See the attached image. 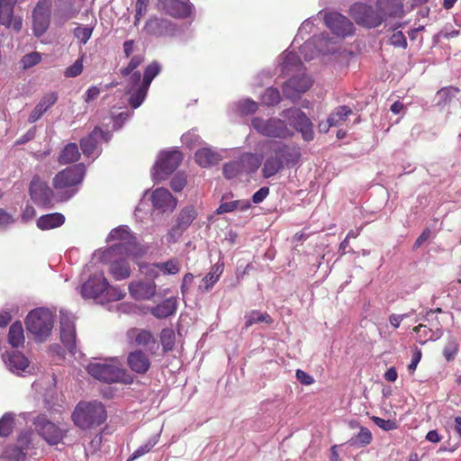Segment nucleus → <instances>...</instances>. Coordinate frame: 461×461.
I'll list each match as a JSON object with an SVG mask.
<instances>
[{"label": "nucleus", "instance_id": "a19ab883", "mask_svg": "<svg viewBox=\"0 0 461 461\" xmlns=\"http://www.w3.org/2000/svg\"><path fill=\"white\" fill-rule=\"evenodd\" d=\"M196 216L197 212L194 206L190 205L185 207L180 212L177 219L178 228L183 231L192 223V221L195 219Z\"/></svg>", "mask_w": 461, "mask_h": 461}, {"label": "nucleus", "instance_id": "58836bf2", "mask_svg": "<svg viewBox=\"0 0 461 461\" xmlns=\"http://www.w3.org/2000/svg\"><path fill=\"white\" fill-rule=\"evenodd\" d=\"M79 157L80 153L77 145L76 143H68L62 149L59 157V162L63 165L69 164L78 160Z\"/></svg>", "mask_w": 461, "mask_h": 461}, {"label": "nucleus", "instance_id": "6e6552de", "mask_svg": "<svg viewBox=\"0 0 461 461\" xmlns=\"http://www.w3.org/2000/svg\"><path fill=\"white\" fill-rule=\"evenodd\" d=\"M53 323L54 315L46 308L31 311L25 320L28 331L39 341L45 340L50 335Z\"/></svg>", "mask_w": 461, "mask_h": 461}, {"label": "nucleus", "instance_id": "a18cd8bd", "mask_svg": "<svg viewBox=\"0 0 461 461\" xmlns=\"http://www.w3.org/2000/svg\"><path fill=\"white\" fill-rule=\"evenodd\" d=\"M159 435L150 437L143 445L140 446L131 456L128 461L134 460L149 453L158 441Z\"/></svg>", "mask_w": 461, "mask_h": 461}, {"label": "nucleus", "instance_id": "79ce46f5", "mask_svg": "<svg viewBox=\"0 0 461 461\" xmlns=\"http://www.w3.org/2000/svg\"><path fill=\"white\" fill-rule=\"evenodd\" d=\"M245 326L250 327L253 324L258 322H264L267 324H271L273 322V319L267 312H260L258 311H251L245 316Z\"/></svg>", "mask_w": 461, "mask_h": 461}, {"label": "nucleus", "instance_id": "e433bc0d", "mask_svg": "<svg viewBox=\"0 0 461 461\" xmlns=\"http://www.w3.org/2000/svg\"><path fill=\"white\" fill-rule=\"evenodd\" d=\"M244 174L255 172L261 165V158L251 153L244 154L239 159Z\"/></svg>", "mask_w": 461, "mask_h": 461}, {"label": "nucleus", "instance_id": "774afa93", "mask_svg": "<svg viewBox=\"0 0 461 461\" xmlns=\"http://www.w3.org/2000/svg\"><path fill=\"white\" fill-rule=\"evenodd\" d=\"M143 61V58L141 56H134L131 58V61L129 62L128 66L122 70V74L123 76L130 77L134 73V69L138 68L141 62Z\"/></svg>", "mask_w": 461, "mask_h": 461}, {"label": "nucleus", "instance_id": "c85d7f7f", "mask_svg": "<svg viewBox=\"0 0 461 461\" xmlns=\"http://www.w3.org/2000/svg\"><path fill=\"white\" fill-rule=\"evenodd\" d=\"M177 300L176 297H170L164 300L162 303L150 308V313L157 319L167 318L176 312Z\"/></svg>", "mask_w": 461, "mask_h": 461}, {"label": "nucleus", "instance_id": "dca6fc26", "mask_svg": "<svg viewBox=\"0 0 461 461\" xmlns=\"http://www.w3.org/2000/svg\"><path fill=\"white\" fill-rule=\"evenodd\" d=\"M111 139L110 131H104L100 128H95L88 137L81 140V149L86 158L95 159L100 155L98 142L100 140L108 141Z\"/></svg>", "mask_w": 461, "mask_h": 461}, {"label": "nucleus", "instance_id": "39448f33", "mask_svg": "<svg viewBox=\"0 0 461 461\" xmlns=\"http://www.w3.org/2000/svg\"><path fill=\"white\" fill-rule=\"evenodd\" d=\"M86 369L94 378L105 383L131 384L132 381L131 375L122 367L117 359L90 363Z\"/></svg>", "mask_w": 461, "mask_h": 461}, {"label": "nucleus", "instance_id": "2eb2a0df", "mask_svg": "<svg viewBox=\"0 0 461 461\" xmlns=\"http://www.w3.org/2000/svg\"><path fill=\"white\" fill-rule=\"evenodd\" d=\"M60 339L68 351L72 354H75V318L71 313L65 311H60Z\"/></svg>", "mask_w": 461, "mask_h": 461}, {"label": "nucleus", "instance_id": "680f3d73", "mask_svg": "<svg viewBox=\"0 0 461 461\" xmlns=\"http://www.w3.org/2000/svg\"><path fill=\"white\" fill-rule=\"evenodd\" d=\"M41 59V55L39 52L32 51L24 55L21 60L23 68H30L37 65Z\"/></svg>", "mask_w": 461, "mask_h": 461}, {"label": "nucleus", "instance_id": "9d476101", "mask_svg": "<svg viewBox=\"0 0 461 461\" xmlns=\"http://www.w3.org/2000/svg\"><path fill=\"white\" fill-rule=\"evenodd\" d=\"M182 159L183 155L177 149L162 151L155 164L153 178L156 181L162 180L164 175H169L177 168Z\"/></svg>", "mask_w": 461, "mask_h": 461}, {"label": "nucleus", "instance_id": "c756f323", "mask_svg": "<svg viewBox=\"0 0 461 461\" xmlns=\"http://www.w3.org/2000/svg\"><path fill=\"white\" fill-rule=\"evenodd\" d=\"M221 156L213 151L210 147H203L194 154V159L198 165L203 167H211L221 160Z\"/></svg>", "mask_w": 461, "mask_h": 461}, {"label": "nucleus", "instance_id": "473e14b6", "mask_svg": "<svg viewBox=\"0 0 461 461\" xmlns=\"http://www.w3.org/2000/svg\"><path fill=\"white\" fill-rule=\"evenodd\" d=\"M251 203L249 200H236L231 202L221 203L216 210L217 214L231 212L236 210L244 212L250 208Z\"/></svg>", "mask_w": 461, "mask_h": 461}, {"label": "nucleus", "instance_id": "338daca9", "mask_svg": "<svg viewBox=\"0 0 461 461\" xmlns=\"http://www.w3.org/2000/svg\"><path fill=\"white\" fill-rule=\"evenodd\" d=\"M372 420L376 426L385 431L393 430L397 428L396 422L392 420H384L376 416L372 417Z\"/></svg>", "mask_w": 461, "mask_h": 461}, {"label": "nucleus", "instance_id": "2f4dec72", "mask_svg": "<svg viewBox=\"0 0 461 461\" xmlns=\"http://www.w3.org/2000/svg\"><path fill=\"white\" fill-rule=\"evenodd\" d=\"M223 272L222 265H215L212 270L203 278L199 290L202 292H208L219 280V277Z\"/></svg>", "mask_w": 461, "mask_h": 461}, {"label": "nucleus", "instance_id": "8fccbe9b", "mask_svg": "<svg viewBox=\"0 0 461 461\" xmlns=\"http://www.w3.org/2000/svg\"><path fill=\"white\" fill-rule=\"evenodd\" d=\"M3 456L14 461H24L26 454L20 446H13L5 450Z\"/></svg>", "mask_w": 461, "mask_h": 461}, {"label": "nucleus", "instance_id": "20e7f679", "mask_svg": "<svg viewBox=\"0 0 461 461\" xmlns=\"http://www.w3.org/2000/svg\"><path fill=\"white\" fill-rule=\"evenodd\" d=\"M160 66L157 62L149 65L144 72L143 79L139 71H135L129 78L126 86L127 94L131 95L129 103L134 109L140 107L146 98L149 87L154 77L159 73Z\"/></svg>", "mask_w": 461, "mask_h": 461}, {"label": "nucleus", "instance_id": "c9c22d12", "mask_svg": "<svg viewBox=\"0 0 461 461\" xmlns=\"http://www.w3.org/2000/svg\"><path fill=\"white\" fill-rule=\"evenodd\" d=\"M413 331L418 334V341L421 344L428 340H436L442 335L440 329L437 328L436 330H433L424 324H420L419 326L415 327Z\"/></svg>", "mask_w": 461, "mask_h": 461}, {"label": "nucleus", "instance_id": "864d4df0", "mask_svg": "<svg viewBox=\"0 0 461 461\" xmlns=\"http://www.w3.org/2000/svg\"><path fill=\"white\" fill-rule=\"evenodd\" d=\"M181 140L183 144L189 149H193L203 144V140L194 130L183 134Z\"/></svg>", "mask_w": 461, "mask_h": 461}, {"label": "nucleus", "instance_id": "0eeeda50", "mask_svg": "<svg viewBox=\"0 0 461 461\" xmlns=\"http://www.w3.org/2000/svg\"><path fill=\"white\" fill-rule=\"evenodd\" d=\"M85 173L86 167L83 164L68 167L55 176L53 186L68 200L77 193V189L75 187L81 184Z\"/></svg>", "mask_w": 461, "mask_h": 461}, {"label": "nucleus", "instance_id": "aec40b11", "mask_svg": "<svg viewBox=\"0 0 461 461\" xmlns=\"http://www.w3.org/2000/svg\"><path fill=\"white\" fill-rule=\"evenodd\" d=\"M327 44L328 40L324 35L313 36L300 46V53L305 60H312L319 53H325L330 50Z\"/></svg>", "mask_w": 461, "mask_h": 461}, {"label": "nucleus", "instance_id": "7ed1b4c3", "mask_svg": "<svg viewBox=\"0 0 461 461\" xmlns=\"http://www.w3.org/2000/svg\"><path fill=\"white\" fill-rule=\"evenodd\" d=\"M80 294L83 298L93 299L100 304L119 301L125 296V293L119 287L109 285L103 272L91 276L82 285Z\"/></svg>", "mask_w": 461, "mask_h": 461}, {"label": "nucleus", "instance_id": "a878e982", "mask_svg": "<svg viewBox=\"0 0 461 461\" xmlns=\"http://www.w3.org/2000/svg\"><path fill=\"white\" fill-rule=\"evenodd\" d=\"M152 205L162 212L173 211L176 206V200L170 192L163 187L155 189L150 195Z\"/></svg>", "mask_w": 461, "mask_h": 461}, {"label": "nucleus", "instance_id": "f03ea898", "mask_svg": "<svg viewBox=\"0 0 461 461\" xmlns=\"http://www.w3.org/2000/svg\"><path fill=\"white\" fill-rule=\"evenodd\" d=\"M402 0H377L375 7L364 3H355L349 14L355 22L367 28L379 26L387 15H399L402 13Z\"/></svg>", "mask_w": 461, "mask_h": 461}, {"label": "nucleus", "instance_id": "5fc2aeb1", "mask_svg": "<svg viewBox=\"0 0 461 461\" xmlns=\"http://www.w3.org/2000/svg\"><path fill=\"white\" fill-rule=\"evenodd\" d=\"M313 25V21L311 19H307L302 23L298 30V33L294 40L293 47L295 46V44H299L300 41L304 39V36L310 34L312 32Z\"/></svg>", "mask_w": 461, "mask_h": 461}, {"label": "nucleus", "instance_id": "a211bd4d", "mask_svg": "<svg viewBox=\"0 0 461 461\" xmlns=\"http://www.w3.org/2000/svg\"><path fill=\"white\" fill-rule=\"evenodd\" d=\"M325 24L330 31L340 37L351 35L354 32L353 23L344 15L337 12L326 13Z\"/></svg>", "mask_w": 461, "mask_h": 461}, {"label": "nucleus", "instance_id": "c03bdc74", "mask_svg": "<svg viewBox=\"0 0 461 461\" xmlns=\"http://www.w3.org/2000/svg\"><path fill=\"white\" fill-rule=\"evenodd\" d=\"M352 113V110L348 106H340L337 108L330 115V124L336 126L341 125L348 118L349 114Z\"/></svg>", "mask_w": 461, "mask_h": 461}, {"label": "nucleus", "instance_id": "e2e57ef3", "mask_svg": "<svg viewBox=\"0 0 461 461\" xmlns=\"http://www.w3.org/2000/svg\"><path fill=\"white\" fill-rule=\"evenodd\" d=\"M160 273L167 275H175L179 271V264L175 259H170L167 262L159 263Z\"/></svg>", "mask_w": 461, "mask_h": 461}, {"label": "nucleus", "instance_id": "4c0bfd02", "mask_svg": "<svg viewBox=\"0 0 461 461\" xmlns=\"http://www.w3.org/2000/svg\"><path fill=\"white\" fill-rule=\"evenodd\" d=\"M302 68V62L296 53L291 50H287L284 54L282 71L284 73H289L290 71L298 70Z\"/></svg>", "mask_w": 461, "mask_h": 461}, {"label": "nucleus", "instance_id": "0e129e2a", "mask_svg": "<svg viewBox=\"0 0 461 461\" xmlns=\"http://www.w3.org/2000/svg\"><path fill=\"white\" fill-rule=\"evenodd\" d=\"M457 350H458L457 342L454 339H451L446 344L444 350H443V354H444L446 359L447 361H450L455 357L456 354L457 353Z\"/></svg>", "mask_w": 461, "mask_h": 461}, {"label": "nucleus", "instance_id": "bf43d9fd", "mask_svg": "<svg viewBox=\"0 0 461 461\" xmlns=\"http://www.w3.org/2000/svg\"><path fill=\"white\" fill-rule=\"evenodd\" d=\"M237 106L242 114L253 113L258 110V104L251 99L240 100Z\"/></svg>", "mask_w": 461, "mask_h": 461}, {"label": "nucleus", "instance_id": "9b49d317", "mask_svg": "<svg viewBox=\"0 0 461 461\" xmlns=\"http://www.w3.org/2000/svg\"><path fill=\"white\" fill-rule=\"evenodd\" d=\"M282 117L289 122V124L297 131L302 133L304 140H312L314 133L312 123L307 115L300 109L290 108L281 113Z\"/></svg>", "mask_w": 461, "mask_h": 461}, {"label": "nucleus", "instance_id": "b1692460", "mask_svg": "<svg viewBox=\"0 0 461 461\" xmlns=\"http://www.w3.org/2000/svg\"><path fill=\"white\" fill-rule=\"evenodd\" d=\"M32 199L38 204L46 205L51 203L53 192L47 183L35 176L30 185Z\"/></svg>", "mask_w": 461, "mask_h": 461}, {"label": "nucleus", "instance_id": "37998d69", "mask_svg": "<svg viewBox=\"0 0 461 461\" xmlns=\"http://www.w3.org/2000/svg\"><path fill=\"white\" fill-rule=\"evenodd\" d=\"M15 426V415L13 412L5 413L0 419V437H8Z\"/></svg>", "mask_w": 461, "mask_h": 461}, {"label": "nucleus", "instance_id": "423d86ee", "mask_svg": "<svg viewBox=\"0 0 461 461\" xmlns=\"http://www.w3.org/2000/svg\"><path fill=\"white\" fill-rule=\"evenodd\" d=\"M72 419L77 427L86 429L102 424L106 419V411L99 402H83L75 408Z\"/></svg>", "mask_w": 461, "mask_h": 461}, {"label": "nucleus", "instance_id": "f704fd0d", "mask_svg": "<svg viewBox=\"0 0 461 461\" xmlns=\"http://www.w3.org/2000/svg\"><path fill=\"white\" fill-rule=\"evenodd\" d=\"M283 167L284 165L282 164L281 158H277L272 153L264 163L262 169L263 176L269 178L277 174Z\"/></svg>", "mask_w": 461, "mask_h": 461}, {"label": "nucleus", "instance_id": "6e6d98bb", "mask_svg": "<svg viewBox=\"0 0 461 461\" xmlns=\"http://www.w3.org/2000/svg\"><path fill=\"white\" fill-rule=\"evenodd\" d=\"M140 271L142 275L151 279L158 277L160 274V267L159 263L156 264H148L143 263L140 264Z\"/></svg>", "mask_w": 461, "mask_h": 461}, {"label": "nucleus", "instance_id": "1a4fd4ad", "mask_svg": "<svg viewBox=\"0 0 461 461\" xmlns=\"http://www.w3.org/2000/svg\"><path fill=\"white\" fill-rule=\"evenodd\" d=\"M251 127L262 136L268 138L287 139L294 135L293 129L287 126L286 122L276 117H254L251 120Z\"/></svg>", "mask_w": 461, "mask_h": 461}, {"label": "nucleus", "instance_id": "6ab92c4d", "mask_svg": "<svg viewBox=\"0 0 461 461\" xmlns=\"http://www.w3.org/2000/svg\"><path fill=\"white\" fill-rule=\"evenodd\" d=\"M78 12L76 0H54L53 20L59 24L76 17Z\"/></svg>", "mask_w": 461, "mask_h": 461}, {"label": "nucleus", "instance_id": "f257e3e1", "mask_svg": "<svg viewBox=\"0 0 461 461\" xmlns=\"http://www.w3.org/2000/svg\"><path fill=\"white\" fill-rule=\"evenodd\" d=\"M107 241L113 243L111 247L97 251L95 256L110 265L109 272L115 280H124L131 276V262H137L147 249L137 242L127 226L113 229Z\"/></svg>", "mask_w": 461, "mask_h": 461}, {"label": "nucleus", "instance_id": "de8ad7c7", "mask_svg": "<svg viewBox=\"0 0 461 461\" xmlns=\"http://www.w3.org/2000/svg\"><path fill=\"white\" fill-rule=\"evenodd\" d=\"M281 100L280 93L276 88L268 87L261 95V101L264 104L271 106L277 104Z\"/></svg>", "mask_w": 461, "mask_h": 461}, {"label": "nucleus", "instance_id": "4be33fe9", "mask_svg": "<svg viewBox=\"0 0 461 461\" xmlns=\"http://www.w3.org/2000/svg\"><path fill=\"white\" fill-rule=\"evenodd\" d=\"M130 295L136 301L150 300L156 294L157 285L154 281H132L129 284Z\"/></svg>", "mask_w": 461, "mask_h": 461}, {"label": "nucleus", "instance_id": "4d7b16f0", "mask_svg": "<svg viewBox=\"0 0 461 461\" xmlns=\"http://www.w3.org/2000/svg\"><path fill=\"white\" fill-rule=\"evenodd\" d=\"M84 55H81L72 65L64 71L66 77H76L83 71Z\"/></svg>", "mask_w": 461, "mask_h": 461}, {"label": "nucleus", "instance_id": "f3484780", "mask_svg": "<svg viewBox=\"0 0 461 461\" xmlns=\"http://www.w3.org/2000/svg\"><path fill=\"white\" fill-rule=\"evenodd\" d=\"M2 359L6 368L14 375H25L32 373V367L28 358L21 352H5L2 355Z\"/></svg>", "mask_w": 461, "mask_h": 461}, {"label": "nucleus", "instance_id": "5701e85b", "mask_svg": "<svg viewBox=\"0 0 461 461\" xmlns=\"http://www.w3.org/2000/svg\"><path fill=\"white\" fill-rule=\"evenodd\" d=\"M15 3L16 0H0V23L19 32L23 26V20L13 15Z\"/></svg>", "mask_w": 461, "mask_h": 461}, {"label": "nucleus", "instance_id": "bb28decb", "mask_svg": "<svg viewBox=\"0 0 461 461\" xmlns=\"http://www.w3.org/2000/svg\"><path fill=\"white\" fill-rule=\"evenodd\" d=\"M58 101V94L56 92H49L45 94L39 103L35 105L28 117V122L33 123L40 120L41 116Z\"/></svg>", "mask_w": 461, "mask_h": 461}, {"label": "nucleus", "instance_id": "393cba45", "mask_svg": "<svg viewBox=\"0 0 461 461\" xmlns=\"http://www.w3.org/2000/svg\"><path fill=\"white\" fill-rule=\"evenodd\" d=\"M159 5L167 14L176 18H187L194 13V5L189 2L166 0L159 2Z\"/></svg>", "mask_w": 461, "mask_h": 461}, {"label": "nucleus", "instance_id": "7c9ffc66", "mask_svg": "<svg viewBox=\"0 0 461 461\" xmlns=\"http://www.w3.org/2000/svg\"><path fill=\"white\" fill-rule=\"evenodd\" d=\"M65 222V216L59 212H53L41 216L37 220V227L41 230H48L60 227Z\"/></svg>", "mask_w": 461, "mask_h": 461}, {"label": "nucleus", "instance_id": "4468645a", "mask_svg": "<svg viewBox=\"0 0 461 461\" xmlns=\"http://www.w3.org/2000/svg\"><path fill=\"white\" fill-rule=\"evenodd\" d=\"M312 85V80L305 74L294 76L283 86L285 96L293 102L297 101Z\"/></svg>", "mask_w": 461, "mask_h": 461}, {"label": "nucleus", "instance_id": "ddd939ff", "mask_svg": "<svg viewBox=\"0 0 461 461\" xmlns=\"http://www.w3.org/2000/svg\"><path fill=\"white\" fill-rule=\"evenodd\" d=\"M51 0H40L32 14V30L36 37L43 35L49 28Z\"/></svg>", "mask_w": 461, "mask_h": 461}, {"label": "nucleus", "instance_id": "49530a36", "mask_svg": "<svg viewBox=\"0 0 461 461\" xmlns=\"http://www.w3.org/2000/svg\"><path fill=\"white\" fill-rule=\"evenodd\" d=\"M95 25L77 26L74 29L73 33L79 42L83 45L86 44L91 38Z\"/></svg>", "mask_w": 461, "mask_h": 461}, {"label": "nucleus", "instance_id": "ea45409f", "mask_svg": "<svg viewBox=\"0 0 461 461\" xmlns=\"http://www.w3.org/2000/svg\"><path fill=\"white\" fill-rule=\"evenodd\" d=\"M170 23L167 20L149 19L146 23V31L149 34L162 35L167 33V27Z\"/></svg>", "mask_w": 461, "mask_h": 461}, {"label": "nucleus", "instance_id": "052dcab7", "mask_svg": "<svg viewBox=\"0 0 461 461\" xmlns=\"http://www.w3.org/2000/svg\"><path fill=\"white\" fill-rule=\"evenodd\" d=\"M372 440V434L366 428H361L355 438H351V444L368 445Z\"/></svg>", "mask_w": 461, "mask_h": 461}, {"label": "nucleus", "instance_id": "72a5a7b5", "mask_svg": "<svg viewBox=\"0 0 461 461\" xmlns=\"http://www.w3.org/2000/svg\"><path fill=\"white\" fill-rule=\"evenodd\" d=\"M8 343L13 348L23 347L24 343L23 329L21 322L16 321L10 326Z\"/></svg>", "mask_w": 461, "mask_h": 461}, {"label": "nucleus", "instance_id": "13d9d810", "mask_svg": "<svg viewBox=\"0 0 461 461\" xmlns=\"http://www.w3.org/2000/svg\"><path fill=\"white\" fill-rule=\"evenodd\" d=\"M33 432L31 430L23 431L18 436L17 443L24 450L33 448L35 446L32 442Z\"/></svg>", "mask_w": 461, "mask_h": 461}, {"label": "nucleus", "instance_id": "cd10ccee", "mask_svg": "<svg viewBox=\"0 0 461 461\" xmlns=\"http://www.w3.org/2000/svg\"><path fill=\"white\" fill-rule=\"evenodd\" d=\"M128 364L130 368L138 374H145L150 366L149 358L140 350H136L129 354Z\"/></svg>", "mask_w": 461, "mask_h": 461}, {"label": "nucleus", "instance_id": "603ef678", "mask_svg": "<svg viewBox=\"0 0 461 461\" xmlns=\"http://www.w3.org/2000/svg\"><path fill=\"white\" fill-rule=\"evenodd\" d=\"M175 331L172 329H164L161 331L160 340L165 351L172 350L175 345Z\"/></svg>", "mask_w": 461, "mask_h": 461}, {"label": "nucleus", "instance_id": "69168bd1", "mask_svg": "<svg viewBox=\"0 0 461 461\" xmlns=\"http://www.w3.org/2000/svg\"><path fill=\"white\" fill-rule=\"evenodd\" d=\"M14 214L6 212L5 209L0 208V230H5L15 222Z\"/></svg>", "mask_w": 461, "mask_h": 461}, {"label": "nucleus", "instance_id": "f8f14e48", "mask_svg": "<svg viewBox=\"0 0 461 461\" xmlns=\"http://www.w3.org/2000/svg\"><path fill=\"white\" fill-rule=\"evenodd\" d=\"M33 424L38 433L49 445H58L66 435V429L48 420L44 416L35 418Z\"/></svg>", "mask_w": 461, "mask_h": 461}, {"label": "nucleus", "instance_id": "412c9836", "mask_svg": "<svg viewBox=\"0 0 461 461\" xmlns=\"http://www.w3.org/2000/svg\"><path fill=\"white\" fill-rule=\"evenodd\" d=\"M270 149L275 156L281 158L284 167L294 165L300 158L298 148L283 142H272Z\"/></svg>", "mask_w": 461, "mask_h": 461}, {"label": "nucleus", "instance_id": "3c124183", "mask_svg": "<svg viewBox=\"0 0 461 461\" xmlns=\"http://www.w3.org/2000/svg\"><path fill=\"white\" fill-rule=\"evenodd\" d=\"M131 337L134 339L135 343L140 346H146L153 340L152 334L145 330H131Z\"/></svg>", "mask_w": 461, "mask_h": 461}, {"label": "nucleus", "instance_id": "09e8293b", "mask_svg": "<svg viewBox=\"0 0 461 461\" xmlns=\"http://www.w3.org/2000/svg\"><path fill=\"white\" fill-rule=\"evenodd\" d=\"M223 174L228 179H232L241 176L244 172L239 160H235L224 166Z\"/></svg>", "mask_w": 461, "mask_h": 461}]
</instances>
